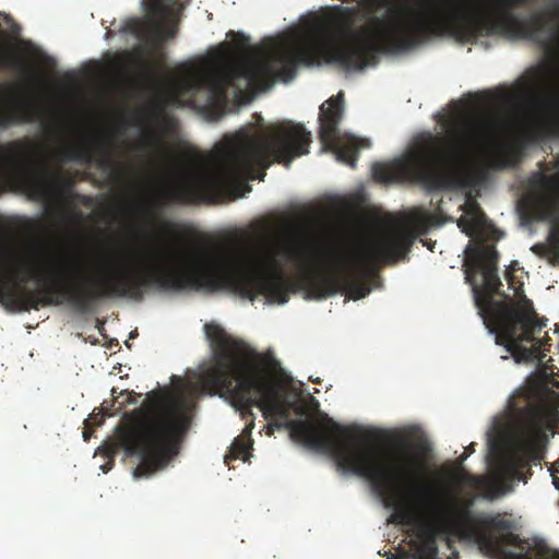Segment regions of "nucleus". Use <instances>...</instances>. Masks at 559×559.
<instances>
[{
    "mask_svg": "<svg viewBox=\"0 0 559 559\" xmlns=\"http://www.w3.org/2000/svg\"><path fill=\"white\" fill-rule=\"evenodd\" d=\"M443 34L462 43L501 36L538 46L543 66L527 71L516 92L506 98L523 110L521 131L526 142L559 138V0H493L479 19L468 17L452 1L432 15L391 5L359 31L349 14L330 15L304 28V67L330 63L346 71L362 70L379 51H405Z\"/></svg>",
    "mask_w": 559,
    "mask_h": 559,
    "instance_id": "nucleus-1",
    "label": "nucleus"
},
{
    "mask_svg": "<svg viewBox=\"0 0 559 559\" xmlns=\"http://www.w3.org/2000/svg\"><path fill=\"white\" fill-rule=\"evenodd\" d=\"M205 334L214 353L215 364L203 372L201 383L211 395L218 394L230 404L247 421L240 436L234 439L224 462L248 460L252 449L251 433L254 428L252 407H258L265 419L277 418L267 425V435L275 429L288 428L290 437L305 447L334 457L338 468L367 479L372 488L385 492L390 489L393 476L406 472L416 462L401 449L389 460L381 459V450L364 444L359 429L342 426L330 417L322 423L289 419V411L281 385L273 379L281 370L280 362L272 355L254 354L242 361L233 354L235 341L216 323L204 325Z\"/></svg>",
    "mask_w": 559,
    "mask_h": 559,
    "instance_id": "nucleus-2",
    "label": "nucleus"
},
{
    "mask_svg": "<svg viewBox=\"0 0 559 559\" xmlns=\"http://www.w3.org/2000/svg\"><path fill=\"white\" fill-rule=\"evenodd\" d=\"M465 215L457 226L472 241L465 250L466 281L473 285L475 304L484 322L497 334V342L506 346L516 362L538 361L537 377L521 389L509 402V409L516 426L512 439H549L559 428V381L552 367L543 365L549 352L548 338L539 337L546 319L538 318L532 300L523 290L516 272L522 271L513 262L506 271L508 289L500 292L498 276L499 253L486 238H499V231L488 221L476 201L464 204Z\"/></svg>",
    "mask_w": 559,
    "mask_h": 559,
    "instance_id": "nucleus-3",
    "label": "nucleus"
},
{
    "mask_svg": "<svg viewBox=\"0 0 559 559\" xmlns=\"http://www.w3.org/2000/svg\"><path fill=\"white\" fill-rule=\"evenodd\" d=\"M150 143L157 150L159 160L174 176L175 182L165 192L145 200L142 210L155 222V211L165 203L216 202L241 197L249 180H264L273 164L289 168L292 162L309 153L311 133L304 124L283 120L263 127L258 134L240 132L227 138L214 155L210 168H193L177 158L163 139L153 131Z\"/></svg>",
    "mask_w": 559,
    "mask_h": 559,
    "instance_id": "nucleus-4",
    "label": "nucleus"
},
{
    "mask_svg": "<svg viewBox=\"0 0 559 559\" xmlns=\"http://www.w3.org/2000/svg\"><path fill=\"white\" fill-rule=\"evenodd\" d=\"M401 449L408 455H414L416 463L406 468V472L395 473L390 489L385 492L373 488L384 507L392 510L388 523L411 525L416 519L418 508L426 507L441 532L483 547L492 546L493 533H504L513 528V522L506 514L473 512V500L461 499L457 491L447 500L437 498L436 488L425 481L432 452L426 437L419 435L413 441L402 438L391 449L381 450V459L389 460Z\"/></svg>",
    "mask_w": 559,
    "mask_h": 559,
    "instance_id": "nucleus-5",
    "label": "nucleus"
},
{
    "mask_svg": "<svg viewBox=\"0 0 559 559\" xmlns=\"http://www.w3.org/2000/svg\"><path fill=\"white\" fill-rule=\"evenodd\" d=\"M82 264L62 259L32 273L40 290L25 289L16 276L0 273V305L10 311H29L40 306L67 302L80 311L91 310L98 301L111 298L134 299V265L106 267L86 276Z\"/></svg>",
    "mask_w": 559,
    "mask_h": 559,
    "instance_id": "nucleus-6",
    "label": "nucleus"
},
{
    "mask_svg": "<svg viewBox=\"0 0 559 559\" xmlns=\"http://www.w3.org/2000/svg\"><path fill=\"white\" fill-rule=\"evenodd\" d=\"M448 136L429 131L415 135L407 152L388 163L371 167L373 180L382 183L419 182L431 188L444 183L445 175L460 169L468 157L493 134L491 121L460 115L450 121Z\"/></svg>",
    "mask_w": 559,
    "mask_h": 559,
    "instance_id": "nucleus-7",
    "label": "nucleus"
},
{
    "mask_svg": "<svg viewBox=\"0 0 559 559\" xmlns=\"http://www.w3.org/2000/svg\"><path fill=\"white\" fill-rule=\"evenodd\" d=\"M132 428L121 431L119 443L128 456L136 455L133 477L148 478L164 469L177 454V444L190 426V404L183 395L159 397Z\"/></svg>",
    "mask_w": 559,
    "mask_h": 559,
    "instance_id": "nucleus-8",
    "label": "nucleus"
},
{
    "mask_svg": "<svg viewBox=\"0 0 559 559\" xmlns=\"http://www.w3.org/2000/svg\"><path fill=\"white\" fill-rule=\"evenodd\" d=\"M17 182L43 200L67 198L73 179L43 158L41 147L29 138L0 144V187Z\"/></svg>",
    "mask_w": 559,
    "mask_h": 559,
    "instance_id": "nucleus-9",
    "label": "nucleus"
},
{
    "mask_svg": "<svg viewBox=\"0 0 559 559\" xmlns=\"http://www.w3.org/2000/svg\"><path fill=\"white\" fill-rule=\"evenodd\" d=\"M554 170L547 175L543 169L534 174V191L527 198L532 214L550 222L549 243H536L532 250L548 259L552 265L559 264V155L551 160Z\"/></svg>",
    "mask_w": 559,
    "mask_h": 559,
    "instance_id": "nucleus-10",
    "label": "nucleus"
},
{
    "mask_svg": "<svg viewBox=\"0 0 559 559\" xmlns=\"http://www.w3.org/2000/svg\"><path fill=\"white\" fill-rule=\"evenodd\" d=\"M117 140L111 136H93L85 143H69L56 154L59 162H95L102 170L108 171L112 180L132 188H141L139 173L133 165H127L117 158Z\"/></svg>",
    "mask_w": 559,
    "mask_h": 559,
    "instance_id": "nucleus-11",
    "label": "nucleus"
},
{
    "mask_svg": "<svg viewBox=\"0 0 559 559\" xmlns=\"http://www.w3.org/2000/svg\"><path fill=\"white\" fill-rule=\"evenodd\" d=\"M189 0H142L145 19L131 17L120 31L140 40L163 45L178 34L181 13Z\"/></svg>",
    "mask_w": 559,
    "mask_h": 559,
    "instance_id": "nucleus-12",
    "label": "nucleus"
},
{
    "mask_svg": "<svg viewBox=\"0 0 559 559\" xmlns=\"http://www.w3.org/2000/svg\"><path fill=\"white\" fill-rule=\"evenodd\" d=\"M343 112L344 96L342 93L330 97L320 106L319 138L323 146L335 154L338 162L355 168L358 158L357 147L352 142L345 145L342 144L338 124L343 118Z\"/></svg>",
    "mask_w": 559,
    "mask_h": 559,
    "instance_id": "nucleus-13",
    "label": "nucleus"
},
{
    "mask_svg": "<svg viewBox=\"0 0 559 559\" xmlns=\"http://www.w3.org/2000/svg\"><path fill=\"white\" fill-rule=\"evenodd\" d=\"M36 121H40L44 130L53 135L63 134L68 128L67 126H60L57 122L46 120L40 108L25 97L15 99L8 109L0 110V129Z\"/></svg>",
    "mask_w": 559,
    "mask_h": 559,
    "instance_id": "nucleus-14",
    "label": "nucleus"
},
{
    "mask_svg": "<svg viewBox=\"0 0 559 559\" xmlns=\"http://www.w3.org/2000/svg\"><path fill=\"white\" fill-rule=\"evenodd\" d=\"M512 540L516 550L506 552V559H559V554L551 551L542 539H520L512 536Z\"/></svg>",
    "mask_w": 559,
    "mask_h": 559,
    "instance_id": "nucleus-15",
    "label": "nucleus"
},
{
    "mask_svg": "<svg viewBox=\"0 0 559 559\" xmlns=\"http://www.w3.org/2000/svg\"><path fill=\"white\" fill-rule=\"evenodd\" d=\"M0 70H12L31 78V68L25 59L0 46Z\"/></svg>",
    "mask_w": 559,
    "mask_h": 559,
    "instance_id": "nucleus-16",
    "label": "nucleus"
},
{
    "mask_svg": "<svg viewBox=\"0 0 559 559\" xmlns=\"http://www.w3.org/2000/svg\"><path fill=\"white\" fill-rule=\"evenodd\" d=\"M520 156V151L513 145L500 146L490 157V163L495 168H507L514 166Z\"/></svg>",
    "mask_w": 559,
    "mask_h": 559,
    "instance_id": "nucleus-17",
    "label": "nucleus"
},
{
    "mask_svg": "<svg viewBox=\"0 0 559 559\" xmlns=\"http://www.w3.org/2000/svg\"><path fill=\"white\" fill-rule=\"evenodd\" d=\"M453 479L460 487L461 486L477 487L479 485V479L476 476H473L471 474L463 473V472L454 473Z\"/></svg>",
    "mask_w": 559,
    "mask_h": 559,
    "instance_id": "nucleus-18",
    "label": "nucleus"
},
{
    "mask_svg": "<svg viewBox=\"0 0 559 559\" xmlns=\"http://www.w3.org/2000/svg\"><path fill=\"white\" fill-rule=\"evenodd\" d=\"M82 214L78 212L75 209L64 211L63 218L69 224H75L81 221Z\"/></svg>",
    "mask_w": 559,
    "mask_h": 559,
    "instance_id": "nucleus-19",
    "label": "nucleus"
},
{
    "mask_svg": "<svg viewBox=\"0 0 559 559\" xmlns=\"http://www.w3.org/2000/svg\"><path fill=\"white\" fill-rule=\"evenodd\" d=\"M549 471L552 479V485L555 486L556 489L559 490V460L551 463Z\"/></svg>",
    "mask_w": 559,
    "mask_h": 559,
    "instance_id": "nucleus-20",
    "label": "nucleus"
},
{
    "mask_svg": "<svg viewBox=\"0 0 559 559\" xmlns=\"http://www.w3.org/2000/svg\"><path fill=\"white\" fill-rule=\"evenodd\" d=\"M413 223L416 231L420 233L427 227L428 217H415Z\"/></svg>",
    "mask_w": 559,
    "mask_h": 559,
    "instance_id": "nucleus-21",
    "label": "nucleus"
},
{
    "mask_svg": "<svg viewBox=\"0 0 559 559\" xmlns=\"http://www.w3.org/2000/svg\"><path fill=\"white\" fill-rule=\"evenodd\" d=\"M368 4H369L370 13H372V11H376L377 9L384 8L382 0H368Z\"/></svg>",
    "mask_w": 559,
    "mask_h": 559,
    "instance_id": "nucleus-22",
    "label": "nucleus"
},
{
    "mask_svg": "<svg viewBox=\"0 0 559 559\" xmlns=\"http://www.w3.org/2000/svg\"><path fill=\"white\" fill-rule=\"evenodd\" d=\"M240 37V40L238 43L239 50H245L249 47V37H246L245 35H238Z\"/></svg>",
    "mask_w": 559,
    "mask_h": 559,
    "instance_id": "nucleus-23",
    "label": "nucleus"
},
{
    "mask_svg": "<svg viewBox=\"0 0 559 559\" xmlns=\"http://www.w3.org/2000/svg\"><path fill=\"white\" fill-rule=\"evenodd\" d=\"M475 451V443L472 442L466 449H465V452L462 456V461L466 460L467 456L469 455V453H473Z\"/></svg>",
    "mask_w": 559,
    "mask_h": 559,
    "instance_id": "nucleus-24",
    "label": "nucleus"
},
{
    "mask_svg": "<svg viewBox=\"0 0 559 559\" xmlns=\"http://www.w3.org/2000/svg\"><path fill=\"white\" fill-rule=\"evenodd\" d=\"M112 464H114L112 461H110L107 464L103 465L102 466L103 472L107 473L111 468Z\"/></svg>",
    "mask_w": 559,
    "mask_h": 559,
    "instance_id": "nucleus-25",
    "label": "nucleus"
},
{
    "mask_svg": "<svg viewBox=\"0 0 559 559\" xmlns=\"http://www.w3.org/2000/svg\"><path fill=\"white\" fill-rule=\"evenodd\" d=\"M554 332H555V333H558V332H559V324H558V323H556V324H555Z\"/></svg>",
    "mask_w": 559,
    "mask_h": 559,
    "instance_id": "nucleus-26",
    "label": "nucleus"
},
{
    "mask_svg": "<svg viewBox=\"0 0 559 559\" xmlns=\"http://www.w3.org/2000/svg\"><path fill=\"white\" fill-rule=\"evenodd\" d=\"M388 559H400V558H397V557H396V556H394V555H391V557H388Z\"/></svg>",
    "mask_w": 559,
    "mask_h": 559,
    "instance_id": "nucleus-27",
    "label": "nucleus"
},
{
    "mask_svg": "<svg viewBox=\"0 0 559 559\" xmlns=\"http://www.w3.org/2000/svg\"><path fill=\"white\" fill-rule=\"evenodd\" d=\"M227 35L228 36H235V33L233 31H229V33Z\"/></svg>",
    "mask_w": 559,
    "mask_h": 559,
    "instance_id": "nucleus-28",
    "label": "nucleus"
},
{
    "mask_svg": "<svg viewBox=\"0 0 559 559\" xmlns=\"http://www.w3.org/2000/svg\"><path fill=\"white\" fill-rule=\"evenodd\" d=\"M84 439H85V440H87V439H88V437H87V433H86V432H84Z\"/></svg>",
    "mask_w": 559,
    "mask_h": 559,
    "instance_id": "nucleus-29",
    "label": "nucleus"
}]
</instances>
